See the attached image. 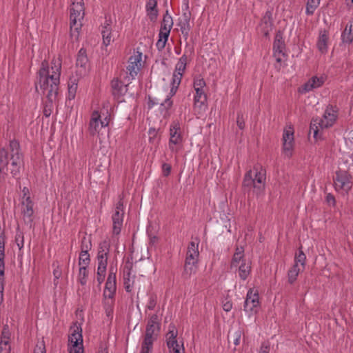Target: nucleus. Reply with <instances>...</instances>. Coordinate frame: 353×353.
I'll use <instances>...</instances> for the list:
<instances>
[{"label":"nucleus","instance_id":"nucleus-56","mask_svg":"<svg viewBox=\"0 0 353 353\" xmlns=\"http://www.w3.org/2000/svg\"><path fill=\"white\" fill-rule=\"evenodd\" d=\"M182 76V74H179L177 73L174 72L172 85H177V87H179L181 81Z\"/></svg>","mask_w":353,"mask_h":353},{"label":"nucleus","instance_id":"nucleus-42","mask_svg":"<svg viewBox=\"0 0 353 353\" xmlns=\"http://www.w3.org/2000/svg\"><path fill=\"white\" fill-rule=\"evenodd\" d=\"M55 101L46 100L43 103V114L46 117H49L53 110Z\"/></svg>","mask_w":353,"mask_h":353},{"label":"nucleus","instance_id":"nucleus-12","mask_svg":"<svg viewBox=\"0 0 353 353\" xmlns=\"http://www.w3.org/2000/svg\"><path fill=\"white\" fill-rule=\"evenodd\" d=\"M260 306L259 295L257 290L250 288L246 295L244 302V310L251 313H256Z\"/></svg>","mask_w":353,"mask_h":353},{"label":"nucleus","instance_id":"nucleus-38","mask_svg":"<svg viewBox=\"0 0 353 353\" xmlns=\"http://www.w3.org/2000/svg\"><path fill=\"white\" fill-rule=\"evenodd\" d=\"M88 276V270L86 266H81L79 270L78 281L81 285H85L87 283V279Z\"/></svg>","mask_w":353,"mask_h":353},{"label":"nucleus","instance_id":"nucleus-47","mask_svg":"<svg viewBox=\"0 0 353 353\" xmlns=\"http://www.w3.org/2000/svg\"><path fill=\"white\" fill-rule=\"evenodd\" d=\"M101 34L103 44L106 46H109L111 42V29H103Z\"/></svg>","mask_w":353,"mask_h":353},{"label":"nucleus","instance_id":"nucleus-37","mask_svg":"<svg viewBox=\"0 0 353 353\" xmlns=\"http://www.w3.org/2000/svg\"><path fill=\"white\" fill-rule=\"evenodd\" d=\"M110 243L108 240H104L100 243L99 246L98 255L108 256L110 252Z\"/></svg>","mask_w":353,"mask_h":353},{"label":"nucleus","instance_id":"nucleus-6","mask_svg":"<svg viewBox=\"0 0 353 353\" xmlns=\"http://www.w3.org/2000/svg\"><path fill=\"white\" fill-rule=\"evenodd\" d=\"M352 175L347 170H339L336 171L335 176L333 178L335 190L348 193L352 188Z\"/></svg>","mask_w":353,"mask_h":353},{"label":"nucleus","instance_id":"nucleus-11","mask_svg":"<svg viewBox=\"0 0 353 353\" xmlns=\"http://www.w3.org/2000/svg\"><path fill=\"white\" fill-rule=\"evenodd\" d=\"M142 53L137 51L134 53V55L131 56L128 60V65L126 68V77L125 79H128V81L133 79L138 73V71L141 67Z\"/></svg>","mask_w":353,"mask_h":353},{"label":"nucleus","instance_id":"nucleus-29","mask_svg":"<svg viewBox=\"0 0 353 353\" xmlns=\"http://www.w3.org/2000/svg\"><path fill=\"white\" fill-rule=\"evenodd\" d=\"M239 276L241 279L245 281L249 276L251 272V263L243 260L238 268Z\"/></svg>","mask_w":353,"mask_h":353},{"label":"nucleus","instance_id":"nucleus-35","mask_svg":"<svg viewBox=\"0 0 353 353\" xmlns=\"http://www.w3.org/2000/svg\"><path fill=\"white\" fill-rule=\"evenodd\" d=\"M196 94L194 96V104L196 105L200 103V106L204 105L207 101V96L203 91V89L195 90Z\"/></svg>","mask_w":353,"mask_h":353},{"label":"nucleus","instance_id":"nucleus-43","mask_svg":"<svg viewBox=\"0 0 353 353\" xmlns=\"http://www.w3.org/2000/svg\"><path fill=\"white\" fill-rule=\"evenodd\" d=\"M243 260H245L244 259V254L234 253L231 261L230 268H237L239 264L242 263Z\"/></svg>","mask_w":353,"mask_h":353},{"label":"nucleus","instance_id":"nucleus-63","mask_svg":"<svg viewBox=\"0 0 353 353\" xmlns=\"http://www.w3.org/2000/svg\"><path fill=\"white\" fill-rule=\"evenodd\" d=\"M326 201L328 204L332 205L333 206L336 204V200L334 196L331 194L328 193L326 196Z\"/></svg>","mask_w":353,"mask_h":353},{"label":"nucleus","instance_id":"nucleus-1","mask_svg":"<svg viewBox=\"0 0 353 353\" xmlns=\"http://www.w3.org/2000/svg\"><path fill=\"white\" fill-rule=\"evenodd\" d=\"M22 161L19 142L16 139L10 141L8 145L0 148V174L7 175L10 171L13 177H17Z\"/></svg>","mask_w":353,"mask_h":353},{"label":"nucleus","instance_id":"nucleus-4","mask_svg":"<svg viewBox=\"0 0 353 353\" xmlns=\"http://www.w3.org/2000/svg\"><path fill=\"white\" fill-rule=\"evenodd\" d=\"M70 34L77 38L81 28V19L84 17V3L83 0H73L70 8Z\"/></svg>","mask_w":353,"mask_h":353},{"label":"nucleus","instance_id":"nucleus-25","mask_svg":"<svg viewBox=\"0 0 353 353\" xmlns=\"http://www.w3.org/2000/svg\"><path fill=\"white\" fill-rule=\"evenodd\" d=\"M198 245L199 243H195L194 241H192L189 243L186 253L185 261L198 262V258L199 256Z\"/></svg>","mask_w":353,"mask_h":353},{"label":"nucleus","instance_id":"nucleus-7","mask_svg":"<svg viewBox=\"0 0 353 353\" xmlns=\"http://www.w3.org/2000/svg\"><path fill=\"white\" fill-rule=\"evenodd\" d=\"M116 273L117 269L113 267H110L103 294L105 299H108L111 300V304H113L114 303V299L117 291Z\"/></svg>","mask_w":353,"mask_h":353},{"label":"nucleus","instance_id":"nucleus-55","mask_svg":"<svg viewBox=\"0 0 353 353\" xmlns=\"http://www.w3.org/2000/svg\"><path fill=\"white\" fill-rule=\"evenodd\" d=\"M185 68H186V65L178 61V63L176 65L174 72L177 73L179 74L183 75V72L185 71Z\"/></svg>","mask_w":353,"mask_h":353},{"label":"nucleus","instance_id":"nucleus-20","mask_svg":"<svg viewBox=\"0 0 353 353\" xmlns=\"http://www.w3.org/2000/svg\"><path fill=\"white\" fill-rule=\"evenodd\" d=\"M329 39L328 32L327 30H321L316 43V46L322 54H325L327 52V42Z\"/></svg>","mask_w":353,"mask_h":353},{"label":"nucleus","instance_id":"nucleus-9","mask_svg":"<svg viewBox=\"0 0 353 353\" xmlns=\"http://www.w3.org/2000/svg\"><path fill=\"white\" fill-rule=\"evenodd\" d=\"M161 329V323L159 321L157 314H152L146 325L145 333L143 340L154 342L158 337Z\"/></svg>","mask_w":353,"mask_h":353},{"label":"nucleus","instance_id":"nucleus-31","mask_svg":"<svg viewBox=\"0 0 353 353\" xmlns=\"http://www.w3.org/2000/svg\"><path fill=\"white\" fill-rule=\"evenodd\" d=\"M301 272V269L296 264L288 271V281L290 284H293L297 279V276Z\"/></svg>","mask_w":353,"mask_h":353},{"label":"nucleus","instance_id":"nucleus-15","mask_svg":"<svg viewBox=\"0 0 353 353\" xmlns=\"http://www.w3.org/2000/svg\"><path fill=\"white\" fill-rule=\"evenodd\" d=\"M294 147V129L290 126L284 129L283 134V150L288 156L292 155V151Z\"/></svg>","mask_w":353,"mask_h":353},{"label":"nucleus","instance_id":"nucleus-49","mask_svg":"<svg viewBox=\"0 0 353 353\" xmlns=\"http://www.w3.org/2000/svg\"><path fill=\"white\" fill-rule=\"evenodd\" d=\"M15 242L19 250H21L23 247L24 240L23 232L19 231L17 232L15 236Z\"/></svg>","mask_w":353,"mask_h":353},{"label":"nucleus","instance_id":"nucleus-41","mask_svg":"<svg viewBox=\"0 0 353 353\" xmlns=\"http://www.w3.org/2000/svg\"><path fill=\"white\" fill-rule=\"evenodd\" d=\"M306 261V256L304 254L303 251L300 248L299 250V252L295 254L294 256V264H296L299 265V263L301 264V265L303 267V268H305Z\"/></svg>","mask_w":353,"mask_h":353},{"label":"nucleus","instance_id":"nucleus-44","mask_svg":"<svg viewBox=\"0 0 353 353\" xmlns=\"http://www.w3.org/2000/svg\"><path fill=\"white\" fill-rule=\"evenodd\" d=\"M108 256H103L97 254V261H98V270H106L107 264H108Z\"/></svg>","mask_w":353,"mask_h":353},{"label":"nucleus","instance_id":"nucleus-21","mask_svg":"<svg viewBox=\"0 0 353 353\" xmlns=\"http://www.w3.org/2000/svg\"><path fill=\"white\" fill-rule=\"evenodd\" d=\"M145 9L150 20L151 21H155L159 14L157 0H148L145 5Z\"/></svg>","mask_w":353,"mask_h":353},{"label":"nucleus","instance_id":"nucleus-58","mask_svg":"<svg viewBox=\"0 0 353 353\" xmlns=\"http://www.w3.org/2000/svg\"><path fill=\"white\" fill-rule=\"evenodd\" d=\"M232 308V303L228 299L223 301V309L225 312H230Z\"/></svg>","mask_w":353,"mask_h":353},{"label":"nucleus","instance_id":"nucleus-24","mask_svg":"<svg viewBox=\"0 0 353 353\" xmlns=\"http://www.w3.org/2000/svg\"><path fill=\"white\" fill-rule=\"evenodd\" d=\"M169 330L166 334L167 337V346L168 348L173 347V345L177 346L178 341L176 336L178 335V331L175 325L172 323L169 325Z\"/></svg>","mask_w":353,"mask_h":353},{"label":"nucleus","instance_id":"nucleus-14","mask_svg":"<svg viewBox=\"0 0 353 353\" xmlns=\"http://www.w3.org/2000/svg\"><path fill=\"white\" fill-rule=\"evenodd\" d=\"M285 45L283 37V33L281 31H278L276 34L273 43L274 57L278 63H281L282 61L281 57L285 56Z\"/></svg>","mask_w":353,"mask_h":353},{"label":"nucleus","instance_id":"nucleus-34","mask_svg":"<svg viewBox=\"0 0 353 353\" xmlns=\"http://www.w3.org/2000/svg\"><path fill=\"white\" fill-rule=\"evenodd\" d=\"M131 268H128L127 271L124 270L123 275V285L125 290L127 292H130L132 288V284L134 283V280L131 281L130 274H131Z\"/></svg>","mask_w":353,"mask_h":353},{"label":"nucleus","instance_id":"nucleus-18","mask_svg":"<svg viewBox=\"0 0 353 353\" xmlns=\"http://www.w3.org/2000/svg\"><path fill=\"white\" fill-rule=\"evenodd\" d=\"M148 109L152 108L155 105L160 104V111L163 112V110L165 111V114L168 112V110L172 105V101L170 99V97L167 96V97L164 99L163 102L159 101L157 99H152L151 96H148Z\"/></svg>","mask_w":353,"mask_h":353},{"label":"nucleus","instance_id":"nucleus-36","mask_svg":"<svg viewBox=\"0 0 353 353\" xmlns=\"http://www.w3.org/2000/svg\"><path fill=\"white\" fill-rule=\"evenodd\" d=\"M320 4V0H307L305 13L307 15H312Z\"/></svg>","mask_w":353,"mask_h":353},{"label":"nucleus","instance_id":"nucleus-54","mask_svg":"<svg viewBox=\"0 0 353 353\" xmlns=\"http://www.w3.org/2000/svg\"><path fill=\"white\" fill-rule=\"evenodd\" d=\"M106 270H98L97 272V280L99 283V285H100L104 281L105 276Z\"/></svg>","mask_w":353,"mask_h":353},{"label":"nucleus","instance_id":"nucleus-51","mask_svg":"<svg viewBox=\"0 0 353 353\" xmlns=\"http://www.w3.org/2000/svg\"><path fill=\"white\" fill-rule=\"evenodd\" d=\"M236 124L240 130H243L245 128V120L242 112L237 113Z\"/></svg>","mask_w":353,"mask_h":353},{"label":"nucleus","instance_id":"nucleus-59","mask_svg":"<svg viewBox=\"0 0 353 353\" xmlns=\"http://www.w3.org/2000/svg\"><path fill=\"white\" fill-rule=\"evenodd\" d=\"M11 346L10 343L0 344V353H10Z\"/></svg>","mask_w":353,"mask_h":353},{"label":"nucleus","instance_id":"nucleus-2","mask_svg":"<svg viewBox=\"0 0 353 353\" xmlns=\"http://www.w3.org/2000/svg\"><path fill=\"white\" fill-rule=\"evenodd\" d=\"M61 70V59L59 57L53 59L51 61L52 74H50L49 65L47 61H42L41 68L37 72V81L35 82L36 90L38 91L37 85L41 88H48L49 87V81H52V78L56 77L60 82V75Z\"/></svg>","mask_w":353,"mask_h":353},{"label":"nucleus","instance_id":"nucleus-10","mask_svg":"<svg viewBox=\"0 0 353 353\" xmlns=\"http://www.w3.org/2000/svg\"><path fill=\"white\" fill-rule=\"evenodd\" d=\"M72 333L69 336V341L73 343V350L70 353H83L82 329L80 325L76 323L70 327Z\"/></svg>","mask_w":353,"mask_h":353},{"label":"nucleus","instance_id":"nucleus-27","mask_svg":"<svg viewBox=\"0 0 353 353\" xmlns=\"http://www.w3.org/2000/svg\"><path fill=\"white\" fill-rule=\"evenodd\" d=\"M341 40L343 43L350 44L353 41V21H350L341 34Z\"/></svg>","mask_w":353,"mask_h":353},{"label":"nucleus","instance_id":"nucleus-33","mask_svg":"<svg viewBox=\"0 0 353 353\" xmlns=\"http://www.w3.org/2000/svg\"><path fill=\"white\" fill-rule=\"evenodd\" d=\"M68 99L69 100L74 99L76 96V92L77 90V80L75 78H70L68 82Z\"/></svg>","mask_w":353,"mask_h":353},{"label":"nucleus","instance_id":"nucleus-45","mask_svg":"<svg viewBox=\"0 0 353 353\" xmlns=\"http://www.w3.org/2000/svg\"><path fill=\"white\" fill-rule=\"evenodd\" d=\"M100 127L99 121H95V119H91L89 124V132L94 136L99 131Z\"/></svg>","mask_w":353,"mask_h":353},{"label":"nucleus","instance_id":"nucleus-50","mask_svg":"<svg viewBox=\"0 0 353 353\" xmlns=\"http://www.w3.org/2000/svg\"><path fill=\"white\" fill-rule=\"evenodd\" d=\"M205 86V81L203 78H196L194 80V90L203 89Z\"/></svg>","mask_w":353,"mask_h":353},{"label":"nucleus","instance_id":"nucleus-53","mask_svg":"<svg viewBox=\"0 0 353 353\" xmlns=\"http://www.w3.org/2000/svg\"><path fill=\"white\" fill-rule=\"evenodd\" d=\"M270 350V343L268 341H264L261 343L259 353H269Z\"/></svg>","mask_w":353,"mask_h":353},{"label":"nucleus","instance_id":"nucleus-26","mask_svg":"<svg viewBox=\"0 0 353 353\" xmlns=\"http://www.w3.org/2000/svg\"><path fill=\"white\" fill-rule=\"evenodd\" d=\"M197 263L196 261H185L184 270L182 273V276L185 279H188L190 276L195 274L197 270Z\"/></svg>","mask_w":353,"mask_h":353},{"label":"nucleus","instance_id":"nucleus-22","mask_svg":"<svg viewBox=\"0 0 353 353\" xmlns=\"http://www.w3.org/2000/svg\"><path fill=\"white\" fill-rule=\"evenodd\" d=\"M325 81V79L321 77H313L306 82L303 86V92H307L312 90L313 89L321 87Z\"/></svg>","mask_w":353,"mask_h":353},{"label":"nucleus","instance_id":"nucleus-19","mask_svg":"<svg viewBox=\"0 0 353 353\" xmlns=\"http://www.w3.org/2000/svg\"><path fill=\"white\" fill-rule=\"evenodd\" d=\"M261 26L263 34L267 37L270 31L272 30L273 26L272 13L270 10H267L261 19Z\"/></svg>","mask_w":353,"mask_h":353},{"label":"nucleus","instance_id":"nucleus-32","mask_svg":"<svg viewBox=\"0 0 353 353\" xmlns=\"http://www.w3.org/2000/svg\"><path fill=\"white\" fill-rule=\"evenodd\" d=\"M172 26H173L172 18L168 14V11L166 10L165 14L163 15V20L161 23L160 30L170 31Z\"/></svg>","mask_w":353,"mask_h":353},{"label":"nucleus","instance_id":"nucleus-52","mask_svg":"<svg viewBox=\"0 0 353 353\" xmlns=\"http://www.w3.org/2000/svg\"><path fill=\"white\" fill-rule=\"evenodd\" d=\"M161 169L163 176H168L170 174L172 166L169 163H163L162 164Z\"/></svg>","mask_w":353,"mask_h":353},{"label":"nucleus","instance_id":"nucleus-16","mask_svg":"<svg viewBox=\"0 0 353 353\" xmlns=\"http://www.w3.org/2000/svg\"><path fill=\"white\" fill-rule=\"evenodd\" d=\"M60 82L56 77L52 78V81H49V87L48 88H41L43 94H46V100L56 101L59 94V86Z\"/></svg>","mask_w":353,"mask_h":353},{"label":"nucleus","instance_id":"nucleus-48","mask_svg":"<svg viewBox=\"0 0 353 353\" xmlns=\"http://www.w3.org/2000/svg\"><path fill=\"white\" fill-rule=\"evenodd\" d=\"M90 254L88 253L83 255V253L80 252L79 259V265H85L84 266H88L90 264Z\"/></svg>","mask_w":353,"mask_h":353},{"label":"nucleus","instance_id":"nucleus-13","mask_svg":"<svg viewBox=\"0 0 353 353\" xmlns=\"http://www.w3.org/2000/svg\"><path fill=\"white\" fill-rule=\"evenodd\" d=\"M170 140L169 148L172 152H178V150L174 147V145L182 143L183 137L181 134L180 125L178 121H173L170 127Z\"/></svg>","mask_w":353,"mask_h":353},{"label":"nucleus","instance_id":"nucleus-17","mask_svg":"<svg viewBox=\"0 0 353 353\" xmlns=\"http://www.w3.org/2000/svg\"><path fill=\"white\" fill-rule=\"evenodd\" d=\"M111 90L114 98L117 101H121V98L128 91V85H123V83L119 79H113L111 81Z\"/></svg>","mask_w":353,"mask_h":353},{"label":"nucleus","instance_id":"nucleus-57","mask_svg":"<svg viewBox=\"0 0 353 353\" xmlns=\"http://www.w3.org/2000/svg\"><path fill=\"white\" fill-rule=\"evenodd\" d=\"M157 304V299L154 296H151L147 305V308L150 310H153Z\"/></svg>","mask_w":353,"mask_h":353},{"label":"nucleus","instance_id":"nucleus-39","mask_svg":"<svg viewBox=\"0 0 353 353\" xmlns=\"http://www.w3.org/2000/svg\"><path fill=\"white\" fill-rule=\"evenodd\" d=\"M91 248L92 243L90 237L84 236L81 239V252L83 253V255H85Z\"/></svg>","mask_w":353,"mask_h":353},{"label":"nucleus","instance_id":"nucleus-61","mask_svg":"<svg viewBox=\"0 0 353 353\" xmlns=\"http://www.w3.org/2000/svg\"><path fill=\"white\" fill-rule=\"evenodd\" d=\"M5 263L0 262V283H4Z\"/></svg>","mask_w":353,"mask_h":353},{"label":"nucleus","instance_id":"nucleus-3","mask_svg":"<svg viewBox=\"0 0 353 353\" xmlns=\"http://www.w3.org/2000/svg\"><path fill=\"white\" fill-rule=\"evenodd\" d=\"M254 174L250 170L248 171L243 178V188L245 192L250 193L252 192L256 196L260 195L265 189V171L262 168L258 169L256 166L254 167Z\"/></svg>","mask_w":353,"mask_h":353},{"label":"nucleus","instance_id":"nucleus-5","mask_svg":"<svg viewBox=\"0 0 353 353\" xmlns=\"http://www.w3.org/2000/svg\"><path fill=\"white\" fill-rule=\"evenodd\" d=\"M336 119V114L334 113L332 106L329 105L327 107L321 119H316L312 120L310 132H311V131L313 130L314 137H316L319 130L317 125H319V127L322 129L327 128L334 124Z\"/></svg>","mask_w":353,"mask_h":353},{"label":"nucleus","instance_id":"nucleus-60","mask_svg":"<svg viewBox=\"0 0 353 353\" xmlns=\"http://www.w3.org/2000/svg\"><path fill=\"white\" fill-rule=\"evenodd\" d=\"M170 31L169 30H160L159 33V38L163 39V41H165L167 42L168 39V37L170 35Z\"/></svg>","mask_w":353,"mask_h":353},{"label":"nucleus","instance_id":"nucleus-8","mask_svg":"<svg viewBox=\"0 0 353 353\" xmlns=\"http://www.w3.org/2000/svg\"><path fill=\"white\" fill-rule=\"evenodd\" d=\"M123 216L124 207L123 197L119 196V200L116 204L115 210L112 216L113 234L118 235L121 233L123 222Z\"/></svg>","mask_w":353,"mask_h":353},{"label":"nucleus","instance_id":"nucleus-40","mask_svg":"<svg viewBox=\"0 0 353 353\" xmlns=\"http://www.w3.org/2000/svg\"><path fill=\"white\" fill-rule=\"evenodd\" d=\"M11 333L8 325H4L1 334L0 344L10 343Z\"/></svg>","mask_w":353,"mask_h":353},{"label":"nucleus","instance_id":"nucleus-62","mask_svg":"<svg viewBox=\"0 0 353 353\" xmlns=\"http://www.w3.org/2000/svg\"><path fill=\"white\" fill-rule=\"evenodd\" d=\"M159 130V129L156 130L154 128H150L149 129L148 134L150 136V141H151L152 140H154L155 139V137H157V135L158 134Z\"/></svg>","mask_w":353,"mask_h":353},{"label":"nucleus","instance_id":"nucleus-30","mask_svg":"<svg viewBox=\"0 0 353 353\" xmlns=\"http://www.w3.org/2000/svg\"><path fill=\"white\" fill-rule=\"evenodd\" d=\"M88 62V59L87 57V53L85 49L83 48H81L77 54L76 65L77 67H80L81 68L85 69L87 63Z\"/></svg>","mask_w":353,"mask_h":353},{"label":"nucleus","instance_id":"nucleus-28","mask_svg":"<svg viewBox=\"0 0 353 353\" xmlns=\"http://www.w3.org/2000/svg\"><path fill=\"white\" fill-rule=\"evenodd\" d=\"M33 202L31 201L30 198L28 196L25 201L23 202V214L24 219L28 218L30 222L32 221V216L34 214L33 210Z\"/></svg>","mask_w":353,"mask_h":353},{"label":"nucleus","instance_id":"nucleus-64","mask_svg":"<svg viewBox=\"0 0 353 353\" xmlns=\"http://www.w3.org/2000/svg\"><path fill=\"white\" fill-rule=\"evenodd\" d=\"M165 44H166L165 41H163V39L159 38V39L156 43V46L159 51H161L163 49H164Z\"/></svg>","mask_w":353,"mask_h":353},{"label":"nucleus","instance_id":"nucleus-23","mask_svg":"<svg viewBox=\"0 0 353 353\" xmlns=\"http://www.w3.org/2000/svg\"><path fill=\"white\" fill-rule=\"evenodd\" d=\"M190 12H184L183 14L182 18L180 19L179 25L180 26V29L181 31V33L183 34V36L187 38L189 35V32L190 30Z\"/></svg>","mask_w":353,"mask_h":353},{"label":"nucleus","instance_id":"nucleus-46","mask_svg":"<svg viewBox=\"0 0 353 353\" xmlns=\"http://www.w3.org/2000/svg\"><path fill=\"white\" fill-rule=\"evenodd\" d=\"M154 342L143 340L140 353H152Z\"/></svg>","mask_w":353,"mask_h":353}]
</instances>
